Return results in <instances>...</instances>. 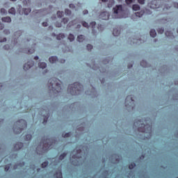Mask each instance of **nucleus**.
I'll return each mask as SVG.
<instances>
[{
	"mask_svg": "<svg viewBox=\"0 0 178 178\" xmlns=\"http://www.w3.org/2000/svg\"><path fill=\"white\" fill-rule=\"evenodd\" d=\"M83 90H84V86L79 82H75L68 86V92L71 95H79Z\"/></svg>",
	"mask_w": 178,
	"mask_h": 178,
	"instance_id": "nucleus-1",
	"label": "nucleus"
},
{
	"mask_svg": "<svg viewBox=\"0 0 178 178\" xmlns=\"http://www.w3.org/2000/svg\"><path fill=\"white\" fill-rule=\"evenodd\" d=\"M52 141L51 139H43L41 140L40 145L36 147V151H40V152L49 151L52 148Z\"/></svg>",
	"mask_w": 178,
	"mask_h": 178,
	"instance_id": "nucleus-2",
	"label": "nucleus"
},
{
	"mask_svg": "<svg viewBox=\"0 0 178 178\" xmlns=\"http://www.w3.org/2000/svg\"><path fill=\"white\" fill-rule=\"evenodd\" d=\"M17 124L19 127L13 128V131L15 134H20L24 129H27V122L23 119L19 120L17 122Z\"/></svg>",
	"mask_w": 178,
	"mask_h": 178,
	"instance_id": "nucleus-3",
	"label": "nucleus"
},
{
	"mask_svg": "<svg viewBox=\"0 0 178 178\" xmlns=\"http://www.w3.org/2000/svg\"><path fill=\"white\" fill-rule=\"evenodd\" d=\"M49 88H51L52 90H62L61 84L62 83L60 80L57 78H51L49 80Z\"/></svg>",
	"mask_w": 178,
	"mask_h": 178,
	"instance_id": "nucleus-4",
	"label": "nucleus"
},
{
	"mask_svg": "<svg viewBox=\"0 0 178 178\" xmlns=\"http://www.w3.org/2000/svg\"><path fill=\"white\" fill-rule=\"evenodd\" d=\"M113 12L114 15H113V17L114 19H120L122 17V13H123V6L122 5L116 6L115 8H113Z\"/></svg>",
	"mask_w": 178,
	"mask_h": 178,
	"instance_id": "nucleus-5",
	"label": "nucleus"
},
{
	"mask_svg": "<svg viewBox=\"0 0 178 178\" xmlns=\"http://www.w3.org/2000/svg\"><path fill=\"white\" fill-rule=\"evenodd\" d=\"M134 126L138 127V131L140 133H147V125L144 124L142 120H138L134 123Z\"/></svg>",
	"mask_w": 178,
	"mask_h": 178,
	"instance_id": "nucleus-6",
	"label": "nucleus"
},
{
	"mask_svg": "<svg viewBox=\"0 0 178 178\" xmlns=\"http://www.w3.org/2000/svg\"><path fill=\"white\" fill-rule=\"evenodd\" d=\"M81 24H82V26H83V27H86V29H88V27H92V33H94V29H95V25L97 24V22H90V26H89V25H88V23H87V22H86L83 21V22H81Z\"/></svg>",
	"mask_w": 178,
	"mask_h": 178,
	"instance_id": "nucleus-7",
	"label": "nucleus"
},
{
	"mask_svg": "<svg viewBox=\"0 0 178 178\" xmlns=\"http://www.w3.org/2000/svg\"><path fill=\"white\" fill-rule=\"evenodd\" d=\"M99 19H102V20H108L109 19V13L104 11L102 12L99 15Z\"/></svg>",
	"mask_w": 178,
	"mask_h": 178,
	"instance_id": "nucleus-8",
	"label": "nucleus"
},
{
	"mask_svg": "<svg viewBox=\"0 0 178 178\" xmlns=\"http://www.w3.org/2000/svg\"><path fill=\"white\" fill-rule=\"evenodd\" d=\"M34 66V61L31 60L28 61L24 65V70H29L31 69Z\"/></svg>",
	"mask_w": 178,
	"mask_h": 178,
	"instance_id": "nucleus-9",
	"label": "nucleus"
},
{
	"mask_svg": "<svg viewBox=\"0 0 178 178\" xmlns=\"http://www.w3.org/2000/svg\"><path fill=\"white\" fill-rule=\"evenodd\" d=\"M134 103V96L133 95H128L125 99V104L127 105H129V104Z\"/></svg>",
	"mask_w": 178,
	"mask_h": 178,
	"instance_id": "nucleus-10",
	"label": "nucleus"
},
{
	"mask_svg": "<svg viewBox=\"0 0 178 178\" xmlns=\"http://www.w3.org/2000/svg\"><path fill=\"white\" fill-rule=\"evenodd\" d=\"M23 148V143L18 142L14 146V149H16V151H19V149H22Z\"/></svg>",
	"mask_w": 178,
	"mask_h": 178,
	"instance_id": "nucleus-11",
	"label": "nucleus"
},
{
	"mask_svg": "<svg viewBox=\"0 0 178 178\" xmlns=\"http://www.w3.org/2000/svg\"><path fill=\"white\" fill-rule=\"evenodd\" d=\"M113 35L114 37H118V35H120V29H118V28H115L113 29Z\"/></svg>",
	"mask_w": 178,
	"mask_h": 178,
	"instance_id": "nucleus-12",
	"label": "nucleus"
},
{
	"mask_svg": "<svg viewBox=\"0 0 178 178\" xmlns=\"http://www.w3.org/2000/svg\"><path fill=\"white\" fill-rule=\"evenodd\" d=\"M50 63H57L58 62V57L57 56H51L49 58Z\"/></svg>",
	"mask_w": 178,
	"mask_h": 178,
	"instance_id": "nucleus-13",
	"label": "nucleus"
},
{
	"mask_svg": "<svg viewBox=\"0 0 178 178\" xmlns=\"http://www.w3.org/2000/svg\"><path fill=\"white\" fill-rule=\"evenodd\" d=\"M55 177L56 178H63L62 175V170H58L55 174H54Z\"/></svg>",
	"mask_w": 178,
	"mask_h": 178,
	"instance_id": "nucleus-14",
	"label": "nucleus"
},
{
	"mask_svg": "<svg viewBox=\"0 0 178 178\" xmlns=\"http://www.w3.org/2000/svg\"><path fill=\"white\" fill-rule=\"evenodd\" d=\"M165 34L166 37H168V38H172V37L173 38H175V35H173V33H171L169 31H166Z\"/></svg>",
	"mask_w": 178,
	"mask_h": 178,
	"instance_id": "nucleus-15",
	"label": "nucleus"
},
{
	"mask_svg": "<svg viewBox=\"0 0 178 178\" xmlns=\"http://www.w3.org/2000/svg\"><path fill=\"white\" fill-rule=\"evenodd\" d=\"M2 22H4L5 23H10V22H12V19L10 17H5L2 18Z\"/></svg>",
	"mask_w": 178,
	"mask_h": 178,
	"instance_id": "nucleus-16",
	"label": "nucleus"
},
{
	"mask_svg": "<svg viewBox=\"0 0 178 178\" xmlns=\"http://www.w3.org/2000/svg\"><path fill=\"white\" fill-rule=\"evenodd\" d=\"M150 37H152V38H155L156 37V31L155 29H152L149 32Z\"/></svg>",
	"mask_w": 178,
	"mask_h": 178,
	"instance_id": "nucleus-17",
	"label": "nucleus"
},
{
	"mask_svg": "<svg viewBox=\"0 0 178 178\" xmlns=\"http://www.w3.org/2000/svg\"><path fill=\"white\" fill-rule=\"evenodd\" d=\"M132 9L135 11L140 10V6L138 4H134L132 6Z\"/></svg>",
	"mask_w": 178,
	"mask_h": 178,
	"instance_id": "nucleus-18",
	"label": "nucleus"
},
{
	"mask_svg": "<svg viewBox=\"0 0 178 178\" xmlns=\"http://www.w3.org/2000/svg\"><path fill=\"white\" fill-rule=\"evenodd\" d=\"M22 12H23L24 14L27 15H29V13H30V12H31V9H30V8H24L22 10Z\"/></svg>",
	"mask_w": 178,
	"mask_h": 178,
	"instance_id": "nucleus-19",
	"label": "nucleus"
},
{
	"mask_svg": "<svg viewBox=\"0 0 178 178\" xmlns=\"http://www.w3.org/2000/svg\"><path fill=\"white\" fill-rule=\"evenodd\" d=\"M77 41H79V42H83V41H84V35H80L77 37Z\"/></svg>",
	"mask_w": 178,
	"mask_h": 178,
	"instance_id": "nucleus-20",
	"label": "nucleus"
},
{
	"mask_svg": "<svg viewBox=\"0 0 178 178\" xmlns=\"http://www.w3.org/2000/svg\"><path fill=\"white\" fill-rule=\"evenodd\" d=\"M144 15V11L137 12L135 13V15L136 17H142V16Z\"/></svg>",
	"mask_w": 178,
	"mask_h": 178,
	"instance_id": "nucleus-21",
	"label": "nucleus"
},
{
	"mask_svg": "<svg viewBox=\"0 0 178 178\" xmlns=\"http://www.w3.org/2000/svg\"><path fill=\"white\" fill-rule=\"evenodd\" d=\"M140 66L143 67H147L148 66V63L143 60L140 62Z\"/></svg>",
	"mask_w": 178,
	"mask_h": 178,
	"instance_id": "nucleus-22",
	"label": "nucleus"
},
{
	"mask_svg": "<svg viewBox=\"0 0 178 178\" xmlns=\"http://www.w3.org/2000/svg\"><path fill=\"white\" fill-rule=\"evenodd\" d=\"M32 137L33 136H31V134H26L24 138V140H25V141H30L31 140Z\"/></svg>",
	"mask_w": 178,
	"mask_h": 178,
	"instance_id": "nucleus-23",
	"label": "nucleus"
},
{
	"mask_svg": "<svg viewBox=\"0 0 178 178\" xmlns=\"http://www.w3.org/2000/svg\"><path fill=\"white\" fill-rule=\"evenodd\" d=\"M8 13L10 15H16V10L15 9V8L13 7L8 10Z\"/></svg>",
	"mask_w": 178,
	"mask_h": 178,
	"instance_id": "nucleus-24",
	"label": "nucleus"
},
{
	"mask_svg": "<svg viewBox=\"0 0 178 178\" xmlns=\"http://www.w3.org/2000/svg\"><path fill=\"white\" fill-rule=\"evenodd\" d=\"M70 136H72V132H68L62 134V137H63L64 138H67L68 137H70Z\"/></svg>",
	"mask_w": 178,
	"mask_h": 178,
	"instance_id": "nucleus-25",
	"label": "nucleus"
},
{
	"mask_svg": "<svg viewBox=\"0 0 178 178\" xmlns=\"http://www.w3.org/2000/svg\"><path fill=\"white\" fill-rule=\"evenodd\" d=\"M38 65L40 69H45V67H47V63H40Z\"/></svg>",
	"mask_w": 178,
	"mask_h": 178,
	"instance_id": "nucleus-26",
	"label": "nucleus"
},
{
	"mask_svg": "<svg viewBox=\"0 0 178 178\" xmlns=\"http://www.w3.org/2000/svg\"><path fill=\"white\" fill-rule=\"evenodd\" d=\"M67 155V153H63L60 156H59V161H63L65 159V157Z\"/></svg>",
	"mask_w": 178,
	"mask_h": 178,
	"instance_id": "nucleus-27",
	"label": "nucleus"
},
{
	"mask_svg": "<svg viewBox=\"0 0 178 178\" xmlns=\"http://www.w3.org/2000/svg\"><path fill=\"white\" fill-rule=\"evenodd\" d=\"M48 118H49V114H47V115H44L43 124H45V123L48 122Z\"/></svg>",
	"mask_w": 178,
	"mask_h": 178,
	"instance_id": "nucleus-28",
	"label": "nucleus"
},
{
	"mask_svg": "<svg viewBox=\"0 0 178 178\" xmlns=\"http://www.w3.org/2000/svg\"><path fill=\"white\" fill-rule=\"evenodd\" d=\"M57 40H63L65 38V34L63 33H60L57 35Z\"/></svg>",
	"mask_w": 178,
	"mask_h": 178,
	"instance_id": "nucleus-29",
	"label": "nucleus"
},
{
	"mask_svg": "<svg viewBox=\"0 0 178 178\" xmlns=\"http://www.w3.org/2000/svg\"><path fill=\"white\" fill-rule=\"evenodd\" d=\"M68 40H70V41H74V35L72 33H70L68 36Z\"/></svg>",
	"mask_w": 178,
	"mask_h": 178,
	"instance_id": "nucleus-30",
	"label": "nucleus"
},
{
	"mask_svg": "<svg viewBox=\"0 0 178 178\" xmlns=\"http://www.w3.org/2000/svg\"><path fill=\"white\" fill-rule=\"evenodd\" d=\"M65 13L67 16H70L72 15V11L69 9H65Z\"/></svg>",
	"mask_w": 178,
	"mask_h": 178,
	"instance_id": "nucleus-31",
	"label": "nucleus"
},
{
	"mask_svg": "<svg viewBox=\"0 0 178 178\" xmlns=\"http://www.w3.org/2000/svg\"><path fill=\"white\" fill-rule=\"evenodd\" d=\"M159 34H163L165 29L163 28H159L157 29Z\"/></svg>",
	"mask_w": 178,
	"mask_h": 178,
	"instance_id": "nucleus-32",
	"label": "nucleus"
},
{
	"mask_svg": "<svg viewBox=\"0 0 178 178\" xmlns=\"http://www.w3.org/2000/svg\"><path fill=\"white\" fill-rule=\"evenodd\" d=\"M136 166V163H131V164H129V169H134V167Z\"/></svg>",
	"mask_w": 178,
	"mask_h": 178,
	"instance_id": "nucleus-33",
	"label": "nucleus"
},
{
	"mask_svg": "<svg viewBox=\"0 0 178 178\" xmlns=\"http://www.w3.org/2000/svg\"><path fill=\"white\" fill-rule=\"evenodd\" d=\"M57 16H58V17H60V18L62 17L63 16V12L58 11Z\"/></svg>",
	"mask_w": 178,
	"mask_h": 178,
	"instance_id": "nucleus-34",
	"label": "nucleus"
},
{
	"mask_svg": "<svg viewBox=\"0 0 178 178\" xmlns=\"http://www.w3.org/2000/svg\"><path fill=\"white\" fill-rule=\"evenodd\" d=\"M68 22H69V19L68 18H63L62 19V23H63L64 24H66Z\"/></svg>",
	"mask_w": 178,
	"mask_h": 178,
	"instance_id": "nucleus-35",
	"label": "nucleus"
},
{
	"mask_svg": "<svg viewBox=\"0 0 178 178\" xmlns=\"http://www.w3.org/2000/svg\"><path fill=\"white\" fill-rule=\"evenodd\" d=\"M48 165V161H44L42 163V168H47Z\"/></svg>",
	"mask_w": 178,
	"mask_h": 178,
	"instance_id": "nucleus-36",
	"label": "nucleus"
},
{
	"mask_svg": "<svg viewBox=\"0 0 178 178\" xmlns=\"http://www.w3.org/2000/svg\"><path fill=\"white\" fill-rule=\"evenodd\" d=\"M86 48H87L88 51H91V49H92V45L87 44Z\"/></svg>",
	"mask_w": 178,
	"mask_h": 178,
	"instance_id": "nucleus-37",
	"label": "nucleus"
},
{
	"mask_svg": "<svg viewBox=\"0 0 178 178\" xmlns=\"http://www.w3.org/2000/svg\"><path fill=\"white\" fill-rule=\"evenodd\" d=\"M10 48V47L9 46V44H5L3 46V49H5L6 51H8V49Z\"/></svg>",
	"mask_w": 178,
	"mask_h": 178,
	"instance_id": "nucleus-38",
	"label": "nucleus"
},
{
	"mask_svg": "<svg viewBox=\"0 0 178 178\" xmlns=\"http://www.w3.org/2000/svg\"><path fill=\"white\" fill-rule=\"evenodd\" d=\"M1 15H6L7 11L5 10V8H1Z\"/></svg>",
	"mask_w": 178,
	"mask_h": 178,
	"instance_id": "nucleus-39",
	"label": "nucleus"
},
{
	"mask_svg": "<svg viewBox=\"0 0 178 178\" xmlns=\"http://www.w3.org/2000/svg\"><path fill=\"white\" fill-rule=\"evenodd\" d=\"M125 2L127 5H131V3H133V0H125Z\"/></svg>",
	"mask_w": 178,
	"mask_h": 178,
	"instance_id": "nucleus-40",
	"label": "nucleus"
},
{
	"mask_svg": "<svg viewBox=\"0 0 178 178\" xmlns=\"http://www.w3.org/2000/svg\"><path fill=\"white\" fill-rule=\"evenodd\" d=\"M138 2L140 5H144V3H145V0H138Z\"/></svg>",
	"mask_w": 178,
	"mask_h": 178,
	"instance_id": "nucleus-41",
	"label": "nucleus"
},
{
	"mask_svg": "<svg viewBox=\"0 0 178 178\" xmlns=\"http://www.w3.org/2000/svg\"><path fill=\"white\" fill-rule=\"evenodd\" d=\"M74 22H76V20H74V21L70 22L68 24L69 27H72V26H74Z\"/></svg>",
	"mask_w": 178,
	"mask_h": 178,
	"instance_id": "nucleus-42",
	"label": "nucleus"
},
{
	"mask_svg": "<svg viewBox=\"0 0 178 178\" xmlns=\"http://www.w3.org/2000/svg\"><path fill=\"white\" fill-rule=\"evenodd\" d=\"M34 52H35L34 49L28 50V54H34Z\"/></svg>",
	"mask_w": 178,
	"mask_h": 178,
	"instance_id": "nucleus-43",
	"label": "nucleus"
},
{
	"mask_svg": "<svg viewBox=\"0 0 178 178\" xmlns=\"http://www.w3.org/2000/svg\"><path fill=\"white\" fill-rule=\"evenodd\" d=\"M55 25L56 27H62V23L56 22Z\"/></svg>",
	"mask_w": 178,
	"mask_h": 178,
	"instance_id": "nucleus-44",
	"label": "nucleus"
},
{
	"mask_svg": "<svg viewBox=\"0 0 178 178\" xmlns=\"http://www.w3.org/2000/svg\"><path fill=\"white\" fill-rule=\"evenodd\" d=\"M69 6H70V9H75L76 8V6L73 3L70 4Z\"/></svg>",
	"mask_w": 178,
	"mask_h": 178,
	"instance_id": "nucleus-45",
	"label": "nucleus"
},
{
	"mask_svg": "<svg viewBox=\"0 0 178 178\" xmlns=\"http://www.w3.org/2000/svg\"><path fill=\"white\" fill-rule=\"evenodd\" d=\"M3 33H4V34H6V35L10 34V31H9V30H8V29H5L3 31Z\"/></svg>",
	"mask_w": 178,
	"mask_h": 178,
	"instance_id": "nucleus-46",
	"label": "nucleus"
},
{
	"mask_svg": "<svg viewBox=\"0 0 178 178\" xmlns=\"http://www.w3.org/2000/svg\"><path fill=\"white\" fill-rule=\"evenodd\" d=\"M10 168V167H9V165H6L4 168L5 172H8Z\"/></svg>",
	"mask_w": 178,
	"mask_h": 178,
	"instance_id": "nucleus-47",
	"label": "nucleus"
},
{
	"mask_svg": "<svg viewBox=\"0 0 178 178\" xmlns=\"http://www.w3.org/2000/svg\"><path fill=\"white\" fill-rule=\"evenodd\" d=\"M173 6H174V8H176V9H178V3L177 2H174L173 3Z\"/></svg>",
	"mask_w": 178,
	"mask_h": 178,
	"instance_id": "nucleus-48",
	"label": "nucleus"
},
{
	"mask_svg": "<svg viewBox=\"0 0 178 178\" xmlns=\"http://www.w3.org/2000/svg\"><path fill=\"white\" fill-rule=\"evenodd\" d=\"M42 26H43V27H47V26H48V22H43V23H42Z\"/></svg>",
	"mask_w": 178,
	"mask_h": 178,
	"instance_id": "nucleus-49",
	"label": "nucleus"
},
{
	"mask_svg": "<svg viewBox=\"0 0 178 178\" xmlns=\"http://www.w3.org/2000/svg\"><path fill=\"white\" fill-rule=\"evenodd\" d=\"M83 15H88V10H85L83 11Z\"/></svg>",
	"mask_w": 178,
	"mask_h": 178,
	"instance_id": "nucleus-50",
	"label": "nucleus"
},
{
	"mask_svg": "<svg viewBox=\"0 0 178 178\" xmlns=\"http://www.w3.org/2000/svg\"><path fill=\"white\" fill-rule=\"evenodd\" d=\"M15 34H19V37H20L22 35V31L16 32Z\"/></svg>",
	"mask_w": 178,
	"mask_h": 178,
	"instance_id": "nucleus-51",
	"label": "nucleus"
},
{
	"mask_svg": "<svg viewBox=\"0 0 178 178\" xmlns=\"http://www.w3.org/2000/svg\"><path fill=\"white\" fill-rule=\"evenodd\" d=\"M3 24L0 22V30H3Z\"/></svg>",
	"mask_w": 178,
	"mask_h": 178,
	"instance_id": "nucleus-52",
	"label": "nucleus"
},
{
	"mask_svg": "<svg viewBox=\"0 0 178 178\" xmlns=\"http://www.w3.org/2000/svg\"><path fill=\"white\" fill-rule=\"evenodd\" d=\"M0 42H6V38H3L2 40H0Z\"/></svg>",
	"mask_w": 178,
	"mask_h": 178,
	"instance_id": "nucleus-53",
	"label": "nucleus"
},
{
	"mask_svg": "<svg viewBox=\"0 0 178 178\" xmlns=\"http://www.w3.org/2000/svg\"><path fill=\"white\" fill-rule=\"evenodd\" d=\"M131 67H133V64H129L128 65V69H130Z\"/></svg>",
	"mask_w": 178,
	"mask_h": 178,
	"instance_id": "nucleus-54",
	"label": "nucleus"
},
{
	"mask_svg": "<svg viewBox=\"0 0 178 178\" xmlns=\"http://www.w3.org/2000/svg\"><path fill=\"white\" fill-rule=\"evenodd\" d=\"M34 59H35V60H38V59H40V58L38 56H36L34 57Z\"/></svg>",
	"mask_w": 178,
	"mask_h": 178,
	"instance_id": "nucleus-55",
	"label": "nucleus"
},
{
	"mask_svg": "<svg viewBox=\"0 0 178 178\" xmlns=\"http://www.w3.org/2000/svg\"><path fill=\"white\" fill-rule=\"evenodd\" d=\"M66 60L65 59H62L60 60V63H65Z\"/></svg>",
	"mask_w": 178,
	"mask_h": 178,
	"instance_id": "nucleus-56",
	"label": "nucleus"
},
{
	"mask_svg": "<svg viewBox=\"0 0 178 178\" xmlns=\"http://www.w3.org/2000/svg\"><path fill=\"white\" fill-rule=\"evenodd\" d=\"M81 25L78 24L77 26H76V29H81Z\"/></svg>",
	"mask_w": 178,
	"mask_h": 178,
	"instance_id": "nucleus-57",
	"label": "nucleus"
},
{
	"mask_svg": "<svg viewBox=\"0 0 178 178\" xmlns=\"http://www.w3.org/2000/svg\"><path fill=\"white\" fill-rule=\"evenodd\" d=\"M49 30H54V27H52V26H49Z\"/></svg>",
	"mask_w": 178,
	"mask_h": 178,
	"instance_id": "nucleus-58",
	"label": "nucleus"
},
{
	"mask_svg": "<svg viewBox=\"0 0 178 178\" xmlns=\"http://www.w3.org/2000/svg\"><path fill=\"white\" fill-rule=\"evenodd\" d=\"M147 129H149V130H152V127L149 126V127H147Z\"/></svg>",
	"mask_w": 178,
	"mask_h": 178,
	"instance_id": "nucleus-59",
	"label": "nucleus"
},
{
	"mask_svg": "<svg viewBox=\"0 0 178 178\" xmlns=\"http://www.w3.org/2000/svg\"><path fill=\"white\" fill-rule=\"evenodd\" d=\"M80 152H81V149L77 150V153H78V154H80Z\"/></svg>",
	"mask_w": 178,
	"mask_h": 178,
	"instance_id": "nucleus-60",
	"label": "nucleus"
},
{
	"mask_svg": "<svg viewBox=\"0 0 178 178\" xmlns=\"http://www.w3.org/2000/svg\"><path fill=\"white\" fill-rule=\"evenodd\" d=\"M154 9H158V8H159V6H155L154 7H153Z\"/></svg>",
	"mask_w": 178,
	"mask_h": 178,
	"instance_id": "nucleus-61",
	"label": "nucleus"
},
{
	"mask_svg": "<svg viewBox=\"0 0 178 178\" xmlns=\"http://www.w3.org/2000/svg\"><path fill=\"white\" fill-rule=\"evenodd\" d=\"M41 13V10H37V12H36V13Z\"/></svg>",
	"mask_w": 178,
	"mask_h": 178,
	"instance_id": "nucleus-62",
	"label": "nucleus"
},
{
	"mask_svg": "<svg viewBox=\"0 0 178 178\" xmlns=\"http://www.w3.org/2000/svg\"><path fill=\"white\" fill-rule=\"evenodd\" d=\"M72 158H73L74 159H76V158H77V157L76 156V155H74V156H72Z\"/></svg>",
	"mask_w": 178,
	"mask_h": 178,
	"instance_id": "nucleus-63",
	"label": "nucleus"
},
{
	"mask_svg": "<svg viewBox=\"0 0 178 178\" xmlns=\"http://www.w3.org/2000/svg\"><path fill=\"white\" fill-rule=\"evenodd\" d=\"M152 3H156V1H153Z\"/></svg>",
	"mask_w": 178,
	"mask_h": 178,
	"instance_id": "nucleus-64",
	"label": "nucleus"
}]
</instances>
